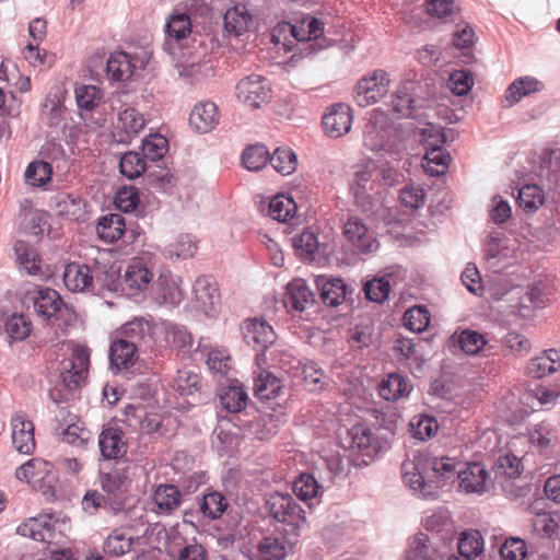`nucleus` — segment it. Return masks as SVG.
<instances>
[{
	"label": "nucleus",
	"instance_id": "obj_1",
	"mask_svg": "<svg viewBox=\"0 0 560 560\" xmlns=\"http://www.w3.org/2000/svg\"><path fill=\"white\" fill-rule=\"evenodd\" d=\"M90 364V350L83 346H75L71 357L60 363V382L49 390L50 399L56 404L69 401L74 392L86 378Z\"/></svg>",
	"mask_w": 560,
	"mask_h": 560
},
{
	"label": "nucleus",
	"instance_id": "obj_2",
	"mask_svg": "<svg viewBox=\"0 0 560 560\" xmlns=\"http://www.w3.org/2000/svg\"><path fill=\"white\" fill-rule=\"evenodd\" d=\"M266 510L273 521L282 525L280 532L288 535L289 544H298L306 517L295 499L291 494L275 492L267 499Z\"/></svg>",
	"mask_w": 560,
	"mask_h": 560
},
{
	"label": "nucleus",
	"instance_id": "obj_3",
	"mask_svg": "<svg viewBox=\"0 0 560 560\" xmlns=\"http://www.w3.org/2000/svg\"><path fill=\"white\" fill-rule=\"evenodd\" d=\"M397 132L387 114L375 108L371 110L363 130L364 147L382 156L398 154Z\"/></svg>",
	"mask_w": 560,
	"mask_h": 560
},
{
	"label": "nucleus",
	"instance_id": "obj_4",
	"mask_svg": "<svg viewBox=\"0 0 560 560\" xmlns=\"http://www.w3.org/2000/svg\"><path fill=\"white\" fill-rule=\"evenodd\" d=\"M15 477L37 487L47 498L56 495L58 474L55 466L48 460L37 457L30 459L16 468Z\"/></svg>",
	"mask_w": 560,
	"mask_h": 560
},
{
	"label": "nucleus",
	"instance_id": "obj_5",
	"mask_svg": "<svg viewBox=\"0 0 560 560\" xmlns=\"http://www.w3.org/2000/svg\"><path fill=\"white\" fill-rule=\"evenodd\" d=\"M348 447L362 457V463L369 465L380 453L388 448V442L365 424L359 423L348 430Z\"/></svg>",
	"mask_w": 560,
	"mask_h": 560
},
{
	"label": "nucleus",
	"instance_id": "obj_6",
	"mask_svg": "<svg viewBox=\"0 0 560 560\" xmlns=\"http://www.w3.org/2000/svg\"><path fill=\"white\" fill-rule=\"evenodd\" d=\"M156 326L152 316H137L121 325L116 336L132 342L139 349H151L156 343Z\"/></svg>",
	"mask_w": 560,
	"mask_h": 560
},
{
	"label": "nucleus",
	"instance_id": "obj_7",
	"mask_svg": "<svg viewBox=\"0 0 560 560\" xmlns=\"http://www.w3.org/2000/svg\"><path fill=\"white\" fill-rule=\"evenodd\" d=\"M235 93L241 103L256 109L271 98L272 90L267 78L252 73L237 82Z\"/></svg>",
	"mask_w": 560,
	"mask_h": 560
},
{
	"label": "nucleus",
	"instance_id": "obj_8",
	"mask_svg": "<svg viewBox=\"0 0 560 560\" xmlns=\"http://www.w3.org/2000/svg\"><path fill=\"white\" fill-rule=\"evenodd\" d=\"M389 78L386 71L376 69L363 77L357 83L354 100L361 107L377 103L389 88Z\"/></svg>",
	"mask_w": 560,
	"mask_h": 560
},
{
	"label": "nucleus",
	"instance_id": "obj_9",
	"mask_svg": "<svg viewBox=\"0 0 560 560\" xmlns=\"http://www.w3.org/2000/svg\"><path fill=\"white\" fill-rule=\"evenodd\" d=\"M31 300L36 315L43 320L57 322L63 318L66 322V316H72L60 294L54 289L42 288L34 292Z\"/></svg>",
	"mask_w": 560,
	"mask_h": 560
},
{
	"label": "nucleus",
	"instance_id": "obj_10",
	"mask_svg": "<svg viewBox=\"0 0 560 560\" xmlns=\"http://www.w3.org/2000/svg\"><path fill=\"white\" fill-rule=\"evenodd\" d=\"M292 36L300 43L299 51L310 56L320 49L316 40L324 33V23L313 16H303L300 22L290 25Z\"/></svg>",
	"mask_w": 560,
	"mask_h": 560
},
{
	"label": "nucleus",
	"instance_id": "obj_11",
	"mask_svg": "<svg viewBox=\"0 0 560 560\" xmlns=\"http://www.w3.org/2000/svg\"><path fill=\"white\" fill-rule=\"evenodd\" d=\"M343 235L357 253H373L378 248V242L363 219L350 217L343 224Z\"/></svg>",
	"mask_w": 560,
	"mask_h": 560
},
{
	"label": "nucleus",
	"instance_id": "obj_12",
	"mask_svg": "<svg viewBox=\"0 0 560 560\" xmlns=\"http://www.w3.org/2000/svg\"><path fill=\"white\" fill-rule=\"evenodd\" d=\"M58 520L52 513H40L19 525L16 533L36 541L51 542L56 537V524Z\"/></svg>",
	"mask_w": 560,
	"mask_h": 560
},
{
	"label": "nucleus",
	"instance_id": "obj_13",
	"mask_svg": "<svg viewBox=\"0 0 560 560\" xmlns=\"http://www.w3.org/2000/svg\"><path fill=\"white\" fill-rule=\"evenodd\" d=\"M323 129L330 138H340L348 133L352 125L351 108L343 103L330 106L322 120Z\"/></svg>",
	"mask_w": 560,
	"mask_h": 560
},
{
	"label": "nucleus",
	"instance_id": "obj_14",
	"mask_svg": "<svg viewBox=\"0 0 560 560\" xmlns=\"http://www.w3.org/2000/svg\"><path fill=\"white\" fill-rule=\"evenodd\" d=\"M12 443L15 450L30 455L35 450L34 424L24 412L15 413L11 419Z\"/></svg>",
	"mask_w": 560,
	"mask_h": 560
},
{
	"label": "nucleus",
	"instance_id": "obj_15",
	"mask_svg": "<svg viewBox=\"0 0 560 560\" xmlns=\"http://www.w3.org/2000/svg\"><path fill=\"white\" fill-rule=\"evenodd\" d=\"M459 488L466 493L482 494L489 487V474L480 463L465 464L458 470Z\"/></svg>",
	"mask_w": 560,
	"mask_h": 560
},
{
	"label": "nucleus",
	"instance_id": "obj_16",
	"mask_svg": "<svg viewBox=\"0 0 560 560\" xmlns=\"http://www.w3.org/2000/svg\"><path fill=\"white\" fill-rule=\"evenodd\" d=\"M143 115L135 107L119 112L114 137L119 143H129L144 127Z\"/></svg>",
	"mask_w": 560,
	"mask_h": 560
},
{
	"label": "nucleus",
	"instance_id": "obj_17",
	"mask_svg": "<svg viewBox=\"0 0 560 560\" xmlns=\"http://www.w3.org/2000/svg\"><path fill=\"white\" fill-rule=\"evenodd\" d=\"M404 482L413 491L423 498H433L436 493L438 485L432 479L424 476L421 470V463L411 460L404 462L402 466Z\"/></svg>",
	"mask_w": 560,
	"mask_h": 560
},
{
	"label": "nucleus",
	"instance_id": "obj_18",
	"mask_svg": "<svg viewBox=\"0 0 560 560\" xmlns=\"http://www.w3.org/2000/svg\"><path fill=\"white\" fill-rule=\"evenodd\" d=\"M98 446L101 454L106 459H120L127 453V442L121 429L117 427L104 428L98 436Z\"/></svg>",
	"mask_w": 560,
	"mask_h": 560
},
{
	"label": "nucleus",
	"instance_id": "obj_19",
	"mask_svg": "<svg viewBox=\"0 0 560 560\" xmlns=\"http://www.w3.org/2000/svg\"><path fill=\"white\" fill-rule=\"evenodd\" d=\"M242 330L246 343L260 350L267 349L276 339L272 327L266 320L246 319Z\"/></svg>",
	"mask_w": 560,
	"mask_h": 560
},
{
	"label": "nucleus",
	"instance_id": "obj_20",
	"mask_svg": "<svg viewBox=\"0 0 560 560\" xmlns=\"http://www.w3.org/2000/svg\"><path fill=\"white\" fill-rule=\"evenodd\" d=\"M190 343L191 335L184 326L171 322L158 323L155 346L182 349Z\"/></svg>",
	"mask_w": 560,
	"mask_h": 560
},
{
	"label": "nucleus",
	"instance_id": "obj_21",
	"mask_svg": "<svg viewBox=\"0 0 560 560\" xmlns=\"http://www.w3.org/2000/svg\"><path fill=\"white\" fill-rule=\"evenodd\" d=\"M192 291L196 306L206 315L214 311L219 303V293L214 279L210 276H200L196 279Z\"/></svg>",
	"mask_w": 560,
	"mask_h": 560
},
{
	"label": "nucleus",
	"instance_id": "obj_22",
	"mask_svg": "<svg viewBox=\"0 0 560 560\" xmlns=\"http://www.w3.org/2000/svg\"><path fill=\"white\" fill-rule=\"evenodd\" d=\"M314 302V293L303 280H293L287 285L283 303L289 312H303Z\"/></svg>",
	"mask_w": 560,
	"mask_h": 560
},
{
	"label": "nucleus",
	"instance_id": "obj_23",
	"mask_svg": "<svg viewBox=\"0 0 560 560\" xmlns=\"http://www.w3.org/2000/svg\"><path fill=\"white\" fill-rule=\"evenodd\" d=\"M219 124L218 107L213 102L196 104L189 116V125L200 133L211 131Z\"/></svg>",
	"mask_w": 560,
	"mask_h": 560
},
{
	"label": "nucleus",
	"instance_id": "obj_24",
	"mask_svg": "<svg viewBox=\"0 0 560 560\" xmlns=\"http://www.w3.org/2000/svg\"><path fill=\"white\" fill-rule=\"evenodd\" d=\"M139 348L132 342L117 337L109 348V362L112 369L116 371L127 370L136 363L137 351Z\"/></svg>",
	"mask_w": 560,
	"mask_h": 560
},
{
	"label": "nucleus",
	"instance_id": "obj_25",
	"mask_svg": "<svg viewBox=\"0 0 560 560\" xmlns=\"http://www.w3.org/2000/svg\"><path fill=\"white\" fill-rule=\"evenodd\" d=\"M94 277L88 265L79 262L68 264L63 271L65 285L72 292L88 290L92 285Z\"/></svg>",
	"mask_w": 560,
	"mask_h": 560
},
{
	"label": "nucleus",
	"instance_id": "obj_26",
	"mask_svg": "<svg viewBox=\"0 0 560 560\" xmlns=\"http://www.w3.org/2000/svg\"><path fill=\"white\" fill-rule=\"evenodd\" d=\"M295 545L289 544L288 535L284 534L281 538L268 536L258 542L257 551L261 560H283Z\"/></svg>",
	"mask_w": 560,
	"mask_h": 560
},
{
	"label": "nucleus",
	"instance_id": "obj_27",
	"mask_svg": "<svg viewBox=\"0 0 560 560\" xmlns=\"http://www.w3.org/2000/svg\"><path fill=\"white\" fill-rule=\"evenodd\" d=\"M560 368V351L548 349L533 358L527 364V374L533 378H541Z\"/></svg>",
	"mask_w": 560,
	"mask_h": 560
},
{
	"label": "nucleus",
	"instance_id": "obj_28",
	"mask_svg": "<svg viewBox=\"0 0 560 560\" xmlns=\"http://www.w3.org/2000/svg\"><path fill=\"white\" fill-rule=\"evenodd\" d=\"M125 229L126 222L122 214L108 213L98 219L96 233L103 242L112 244L124 235Z\"/></svg>",
	"mask_w": 560,
	"mask_h": 560
},
{
	"label": "nucleus",
	"instance_id": "obj_29",
	"mask_svg": "<svg viewBox=\"0 0 560 560\" xmlns=\"http://www.w3.org/2000/svg\"><path fill=\"white\" fill-rule=\"evenodd\" d=\"M316 285L320 291V299L327 306H338L346 299L347 287L339 278L328 279L320 276L316 279Z\"/></svg>",
	"mask_w": 560,
	"mask_h": 560
},
{
	"label": "nucleus",
	"instance_id": "obj_30",
	"mask_svg": "<svg viewBox=\"0 0 560 560\" xmlns=\"http://www.w3.org/2000/svg\"><path fill=\"white\" fill-rule=\"evenodd\" d=\"M133 69L131 58L125 51H115L107 59L106 74L112 81L124 82L129 80L133 74Z\"/></svg>",
	"mask_w": 560,
	"mask_h": 560
},
{
	"label": "nucleus",
	"instance_id": "obj_31",
	"mask_svg": "<svg viewBox=\"0 0 560 560\" xmlns=\"http://www.w3.org/2000/svg\"><path fill=\"white\" fill-rule=\"evenodd\" d=\"M250 22L252 15L247 7L242 3L230 8L223 16L224 31L233 36H240L245 33Z\"/></svg>",
	"mask_w": 560,
	"mask_h": 560
},
{
	"label": "nucleus",
	"instance_id": "obj_32",
	"mask_svg": "<svg viewBox=\"0 0 560 560\" xmlns=\"http://www.w3.org/2000/svg\"><path fill=\"white\" fill-rule=\"evenodd\" d=\"M411 389L412 386L405 376L394 373L389 374L386 380L381 382L378 394L385 400L396 401L399 398L408 396Z\"/></svg>",
	"mask_w": 560,
	"mask_h": 560
},
{
	"label": "nucleus",
	"instance_id": "obj_33",
	"mask_svg": "<svg viewBox=\"0 0 560 560\" xmlns=\"http://www.w3.org/2000/svg\"><path fill=\"white\" fill-rule=\"evenodd\" d=\"M13 249L16 264L21 270H24L30 276L42 273L39 256L28 243L16 241Z\"/></svg>",
	"mask_w": 560,
	"mask_h": 560
},
{
	"label": "nucleus",
	"instance_id": "obj_34",
	"mask_svg": "<svg viewBox=\"0 0 560 560\" xmlns=\"http://www.w3.org/2000/svg\"><path fill=\"white\" fill-rule=\"evenodd\" d=\"M544 83L534 77H522L514 80L505 91V100L510 105L516 104L524 96L540 92Z\"/></svg>",
	"mask_w": 560,
	"mask_h": 560
},
{
	"label": "nucleus",
	"instance_id": "obj_35",
	"mask_svg": "<svg viewBox=\"0 0 560 560\" xmlns=\"http://www.w3.org/2000/svg\"><path fill=\"white\" fill-rule=\"evenodd\" d=\"M124 278L130 290L143 291L152 281L153 273L141 259H135L128 265Z\"/></svg>",
	"mask_w": 560,
	"mask_h": 560
},
{
	"label": "nucleus",
	"instance_id": "obj_36",
	"mask_svg": "<svg viewBox=\"0 0 560 560\" xmlns=\"http://www.w3.org/2000/svg\"><path fill=\"white\" fill-rule=\"evenodd\" d=\"M180 277L161 276L158 281V296L163 304L176 306L183 301V291L179 287Z\"/></svg>",
	"mask_w": 560,
	"mask_h": 560
},
{
	"label": "nucleus",
	"instance_id": "obj_37",
	"mask_svg": "<svg viewBox=\"0 0 560 560\" xmlns=\"http://www.w3.org/2000/svg\"><path fill=\"white\" fill-rule=\"evenodd\" d=\"M407 560H443V557L436 553L427 534L418 533L409 544Z\"/></svg>",
	"mask_w": 560,
	"mask_h": 560
},
{
	"label": "nucleus",
	"instance_id": "obj_38",
	"mask_svg": "<svg viewBox=\"0 0 560 560\" xmlns=\"http://www.w3.org/2000/svg\"><path fill=\"white\" fill-rule=\"evenodd\" d=\"M101 485L106 498L109 500V512L117 514L125 508L126 489L118 483L109 474L101 475Z\"/></svg>",
	"mask_w": 560,
	"mask_h": 560
},
{
	"label": "nucleus",
	"instance_id": "obj_39",
	"mask_svg": "<svg viewBox=\"0 0 560 560\" xmlns=\"http://www.w3.org/2000/svg\"><path fill=\"white\" fill-rule=\"evenodd\" d=\"M158 509L163 513H172L182 502V493L174 485H160L153 494Z\"/></svg>",
	"mask_w": 560,
	"mask_h": 560
},
{
	"label": "nucleus",
	"instance_id": "obj_40",
	"mask_svg": "<svg viewBox=\"0 0 560 560\" xmlns=\"http://www.w3.org/2000/svg\"><path fill=\"white\" fill-rule=\"evenodd\" d=\"M133 537L129 536L125 528H115L104 541L105 553L121 557L131 550Z\"/></svg>",
	"mask_w": 560,
	"mask_h": 560
},
{
	"label": "nucleus",
	"instance_id": "obj_41",
	"mask_svg": "<svg viewBox=\"0 0 560 560\" xmlns=\"http://www.w3.org/2000/svg\"><path fill=\"white\" fill-rule=\"evenodd\" d=\"M75 102L81 112V116L84 113H92L102 103L103 92L95 85H80L75 89Z\"/></svg>",
	"mask_w": 560,
	"mask_h": 560
},
{
	"label": "nucleus",
	"instance_id": "obj_42",
	"mask_svg": "<svg viewBox=\"0 0 560 560\" xmlns=\"http://www.w3.org/2000/svg\"><path fill=\"white\" fill-rule=\"evenodd\" d=\"M119 171L128 179H136L148 171L143 155L136 151L124 153L119 160Z\"/></svg>",
	"mask_w": 560,
	"mask_h": 560
},
{
	"label": "nucleus",
	"instance_id": "obj_43",
	"mask_svg": "<svg viewBox=\"0 0 560 560\" xmlns=\"http://www.w3.org/2000/svg\"><path fill=\"white\" fill-rule=\"evenodd\" d=\"M296 212V203L291 197L277 195L269 201L268 214L278 222H288Z\"/></svg>",
	"mask_w": 560,
	"mask_h": 560
},
{
	"label": "nucleus",
	"instance_id": "obj_44",
	"mask_svg": "<svg viewBox=\"0 0 560 560\" xmlns=\"http://www.w3.org/2000/svg\"><path fill=\"white\" fill-rule=\"evenodd\" d=\"M228 505L226 498L219 491H210L203 494L199 503L200 512L209 520L220 518Z\"/></svg>",
	"mask_w": 560,
	"mask_h": 560
},
{
	"label": "nucleus",
	"instance_id": "obj_45",
	"mask_svg": "<svg viewBox=\"0 0 560 560\" xmlns=\"http://www.w3.org/2000/svg\"><path fill=\"white\" fill-rule=\"evenodd\" d=\"M282 388L281 381L271 373L264 371L255 380V396L260 400L276 398Z\"/></svg>",
	"mask_w": 560,
	"mask_h": 560
},
{
	"label": "nucleus",
	"instance_id": "obj_46",
	"mask_svg": "<svg viewBox=\"0 0 560 560\" xmlns=\"http://www.w3.org/2000/svg\"><path fill=\"white\" fill-rule=\"evenodd\" d=\"M545 196L542 189L535 185L528 184L518 190L516 202L524 211L532 213L537 211L544 203Z\"/></svg>",
	"mask_w": 560,
	"mask_h": 560
},
{
	"label": "nucleus",
	"instance_id": "obj_47",
	"mask_svg": "<svg viewBox=\"0 0 560 560\" xmlns=\"http://www.w3.org/2000/svg\"><path fill=\"white\" fill-rule=\"evenodd\" d=\"M292 246L300 257L312 260L319 247L317 234L310 229H304L292 237Z\"/></svg>",
	"mask_w": 560,
	"mask_h": 560
},
{
	"label": "nucleus",
	"instance_id": "obj_48",
	"mask_svg": "<svg viewBox=\"0 0 560 560\" xmlns=\"http://www.w3.org/2000/svg\"><path fill=\"white\" fill-rule=\"evenodd\" d=\"M458 553L466 559H475L483 550V539L478 530H467L460 534L457 542Z\"/></svg>",
	"mask_w": 560,
	"mask_h": 560
},
{
	"label": "nucleus",
	"instance_id": "obj_49",
	"mask_svg": "<svg viewBox=\"0 0 560 560\" xmlns=\"http://www.w3.org/2000/svg\"><path fill=\"white\" fill-rule=\"evenodd\" d=\"M57 207L60 214L66 215L71 220L78 221L85 214V201L78 195H59Z\"/></svg>",
	"mask_w": 560,
	"mask_h": 560
},
{
	"label": "nucleus",
	"instance_id": "obj_50",
	"mask_svg": "<svg viewBox=\"0 0 560 560\" xmlns=\"http://www.w3.org/2000/svg\"><path fill=\"white\" fill-rule=\"evenodd\" d=\"M248 396L241 386H229L220 394V402L223 409L237 413L246 407Z\"/></svg>",
	"mask_w": 560,
	"mask_h": 560
},
{
	"label": "nucleus",
	"instance_id": "obj_51",
	"mask_svg": "<svg viewBox=\"0 0 560 560\" xmlns=\"http://www.w3.org/2000/svg\"><path fill=\"white\" fill-rule=\"evenodd\" d=\"M270 153L264 144H253L246 148L242 155V164L250 172H258L269 162Z\"/></svg>",
	"mask_w": 560,
	"mask_h": 560
},
{
	"label": "nucleus",
	"instance_id": "obj_52",
	"mask_svg": "<svg viewBox=\"0 0 560 560\" xmlns=\"http://www.w3.org/2000/svg\"><path fill=\"white\" fill-rule=\"evenodd\" d=\"M197 250L195 238L190 234H180L173 243L168 244L164 254L168 258H191Z\"/></svg>",
	"mask_w": 560,
	"mask_h": 560
},
{
	"label": "nucleus",
	"instance_id": "obj_53",
	"mask_svg": "<svg viewBox=\"0 0 560 560\" xmlns=\"http://www.w3.org/2000/svg\"><path fill=\"white\" fill-rule=\"evenodd\" d=\"M424 171L430 176H439L446 172L451 161V155L440 147L431 148L424 155Z\"/></svg>",
	"mask_w": 560,
	"mask_h": 560
},
{
	"label": "nucleus",
	"instance_id": "obj_54",
	"mask_svg": "<svg viewBox=\"0 0 560 560\" xmlns=\"http://www.w3.org/2000/svg\"><path fill=\"white\" fill-rule=\"evenodd\" d=\"M168 150V142L160 133L149 135L142 140V155L145 160L156 162L164 158Z\"/></svg>",
	"mask_w": 560,
	"mask_h": 560
},
{
	"label": "nucleus",
	"instance_id": "obj_55",
	"mask_svg": "<svg viewBox=\"0 0 560 560\" xmlns=\"http://www.w3.org/2000/svg\"><path fill=\"white\" fill-rule=\"evenodd\" d=\"M523 468L522 460L517 456L505 454L498 457L493 470L497 478L515 479L521 476Z\"/></svg>",
	"mask_w": 560,
	"mask_h": 560
},
{
	"label": "nucleus",
	"instance_id": "obj_56",
	"mask_svg": "<svg viewBox=\"0 0 560 560\" xmlns=\"http://www.w3.org/2000/svg\"><path fill=\"white\" fill-rule=\"evenodd\" d=\"M269 163L281 175H290L296 168V155L289 148H277L269 156Z\"/></svg>",
	"mask_w": 560,
	"mask_h": 560
},
{
	"label": "nucleus",
	"instance_id": "obj_57",
	"mask_svg": "<svg viewBox=\"0 0 560 560\" xmlns=\"http://www.w3.org/2000/svg\"><path fill=\"white\" fill-rule=\"evenodd\" d=\"M430 324V313L424 305H415L404 314V325L412 332H422Z\"/></svg>",
	"mask_w": 560,
	"mask_h": 560
},
{
	"label": "nucleus",
	"instance_id": "obj_58",
	"mask_svg": "<svg viewBox=\"0 0 560 560\" xmlns=\"http://www.w3.org/2000/svg\"><path fill=\"white\" fill-rule=\"evenodd\" d=\"M31 331L32 323L23 314H13L7 319L5 332L10 340L22 341Z\"/></svg>",
	"mask_w": 560,
	"mask_h": 560
},
{
	"label": "nucleus",
	"instance_id": "obj_59",
	"mask_svg": "<svg viewBox=\"0 0 560 560\" xmlns=\"http://www.w3.org/2000/svg\"><path fill=\"white\" fill-rule=\"evenodd\" d=\"M52 167L48 162L34 161L28 164L25 171L26 182L35 187H40L50 180Z\"/></svg>",
	"mask_w": 560,
	"mask_h": 560
},
{
	"label": "nucleus",
	"instance_id": "obj_60",
	"mask_svg": "<svg viewBox=\"0 0 560 560\" xmlns=\"http://www.w3.org/2000/svg\"><path fill=\"white\" fill-rule=\"evenodd\" d=\"M439 429L438 421L430 416L419 415L410 421V431L413 438L421 441L432 438Z\"/></svg>",
	"mask_w": 560,
	"mask_h": 560
},
{
	"label": "nucleus",
	"instance_id": "obj_61",
	"mask_svg": "<svg viewBox=\"0 0 560 560\" xmlns=\"http://www.w3.org/2000/svg\"><path fill=\"white\" fill-rule=\"evenodd\" d=\"M457 343L465 353L474 355L485 348L487 339L476 330L465 329L459 334Z\"/></svg>",
	"mask_w": 560,
	"mask_h": 560
},
{
	"label": "nucleus",
	"instance_id": "obj_62",
	"mask_svg": "<svg viewBox=\"0 0 560 560\" xmlns=\"http://www.w3.org/2000/svg\"><path fill=\"white\" fill-rule=\"evenodd\" d=\"M318 489L319 485L311 474H301L293 482L295 495L303 501L315 498Z\"/></svg>",
	"mask_w": 560,
	"mask_h": 560
},
{
	"label": "nucleus",
	"instance_id": "obj_63",
	"mask_svg": "<svg viewBox=\"0 0 560 560\" xmlns=\"http://www.w3.org/2000/svg\"><path fill=\"white\" fill-rule=\"evenodd\" d=\"M390 292V283L386 278H374L364 284V293L368 300L383 303Z\"/></svg>",
	"mask_w": 560,
	"mask_h": 560
},
{
	"label": "nucleus",
	"instance_id": "obj_64",
	"mask_svg": "<svg viewBox=\"0 0 560 560\" xmlns=\"http://www.w3.org/2000/svg\"><path fill=\"white\" fill-rule=\"evenodd\" d=\"M413 98L407 85L398 88L393 95V110L400 117H410L413 110Z\"/></svg>",
	"mask_w": 560,
	"mask_h": 560
}]
</instances>
